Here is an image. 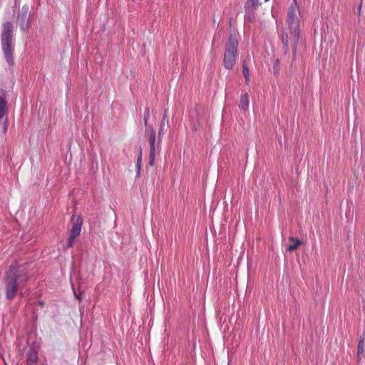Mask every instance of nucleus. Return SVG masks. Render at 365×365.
Listing matches in <instances>:
<instances>
[{"label": "nucleus", "instance_id": "1", "mask_svg": "<svg viewBox=\"0 0 365 365\" xmlns=\"http://www.w3.org/2000/svg\"><path fill=\"white\" fill-rule=\"evenodd\" d=\"M297 2L293 0L291 4L287 16V24L288 29H284L281 34V40L283 45L284 53L286 54L289 48V34H290L291 45L292 48V56L295 57L297 53V43L300 38L299 19L297 15Z\"/></svg>", "mask_w": 365, "mask_h": 365}, {"label": "nucleus", "instance_id": "2", "mask_svg": "<svg viewBox=\"0 0 365 365\" xmlns=\"http://www.w3.org/2000/svg\"><path fill=\"white\" fill-rule=\"evenodd\" d=\"M29 276L23 266H11L6 273L4 280L5 294L7 299L14 298L19 289L23 287Z\"/></svg>", "mask_w": 365, "mask_h": 365}, {"label": "nucleus", "instance_id": "3", "mask_svg": "<svg viewBox=\"0 0 365 365\" xmlns=\"http://www.w3.org/2000/svg\"><path fill=\"white\" fill-rule=\"evenodd\" d=\"M14 26L11 21H5L2 24L1 33V45L4 57L9 66L14 64Z\"/></svg>", "mask_w": 365, "mask_h": 365}, {"label": "nucleus", "instance_id": "4", "mask_svg": "<svg viewBox=\"0 0 365 365\" xmlns=\"http://www.w3.org/2000/svg\"><path fill=\"white\" fill-rule=\"evenodd\" d=\"M238 43V39L235 34H230L228 41L225 45L223 58V66L227 70H232L235 65Z\"/></svg>", "mask_w": 365, "mask_h": 365}, {"label": "nucleus", "instance_id": "5", "mask_svg": "<svg viewBox=\"0 0 365 365\" xmlns=\"http://www.w3.org/2000/svg\"><path fill=\"white\" fill-rule=\"evenodd\" d=\"M17 24L23 32H27L31 26V12L28 5H24L17 14Z\"/></svg>", "mask_w": 365, "mask_h": 365}, {"label": "nucleus", "instance_id": "6", "mask_svg": "<svg viewBox=\"0 0 365 365\" xmlns=\"http://www.w3.org/2000/svg\"><path fill=\"white\" fill-rule=\"evenodd\" d=\"M83 224V220L81 216H78L74 221L70 236L67 242V247H71L73 246L75 239L80 235L81 230V226Z\"/></svg>", "mask_w": 365, "mask_h": 365}, {"label": "nucleus", "instance_id": "7", "mask_svg": "<svg viewBox=\"0 0 365 365\" xmlns=\"http://www.w3.org/2000/svg\"><path fill=\"white\" fill-rule=\"evenodd\" d=\"M150 153L149 160H155V132L153 128H150L149 135Z\"/></svg>", "mask_w": 365, "mask_h": 365}, {"label": "nucleus", "instance_id": "8", "mask_svg": "<svg viewBox=\"0 0 365 365\" xmlns=\"http://www.w3.org/2000/svg\"><path fill=\"white\" fill-rule=\"evenodd\" d=\"M6 105V91L0 88V120L2 119L7 113Z\"/></svg>", "mask_w": 365, "mask_h": 365}, {"label": "nucleus", "instance_id": "9", "mask_svg": "<svg viewBox=\"0 0 365 365\" xmlns=\"http://www.w3.org/2000/svg\"><path fill=\"white\" fill-rule=\"evenodd\" d=\"M250 106L249 96L247 93L242 94L240 96L238 107L242 110H247Z\"/></svg>", "mask_w": 365, "mask_h": 365}, {"label": "nucleus", "instance_id": "10", "mask_svg": "<svg viewBox=\"0 0 365 365\" xmlns=\"http://www.w3.org/2000/svg\"><path fill=\"white\" fill-rule=\"evenodd\" d=\"M289 240L292 242V244L287 246V251L292 252L297 249V247L302 245V242L299 239H296L293 237H289Z\"/></svg>", "mask_w": 365, "mask_h": 365}, {"label": "nucleus", "instance_id": "11", "mask_svg": "<svg viewBox=\"0 0 365 365\" xmlns=\"http://www.w3.org/2000/svg\"><path fill=\"white\" fill-rule=\"evenodd\" d=\"M259 5V0H247L245 4V9L255 10Z\"/></svg>", "mask_w": 365, "mask_h": 365}, {"label": "nucleus", "instance_id": "12", "mask_svg": "<svg viewBox=\"0 0 365 365\" xmlns=\"http://www.w3.org/2000/svg\"><path fill=\"white\" fill-rule=\"evenodd\" d=\"M364 340H365V335H362L360 336V340L358 345V360H361V357L364 355Z\"/></svg>", "mask_w": 365, "mask_h": 365}, {"label": "nucleus", "instance_id": "13", "mask_svg": "<svg viewBox=\"0 0 365 365\" xmlns=\"http://www.w3.org/2000/svg\"><path fill=\"white\" fill-rule=\"evenodd\" d=\"M242 73L245 78V82L247 84H248L250 81V73H249V68L245 63V61L242 63Z\"/></svg>", "mask_w": 365, "mask_h": 365}, {"label": "nucleus", "instance_id": "14", "mask_svg": "<svg viewBox=\"0 0 365 365\" xmlns=\"http://www.w3.org/2000/svg\"><path fill=\"white\" fill-rule=\"evenodd\" d=\"M254 10H245V19L249 22H252L255 19Z\"/></svg>", "mask_w": 365, "mask_h": 365}, {"label": "nucleus", "instance_id": "15", "mask_svg": "<svg viewBox=\"0 0 365 365\" xmlns=\"http://www.w3.org/2000/svg\"><path fill=\"white\" fill-rule=\"evenodd\" d=\"M149 115H150V108L148 107H147L145 109L144 118H143V120H144V123H145V126L148 125V120Z\"/></svg>", "mask_w": 365, "mask_h": 365}, {"label": "nucleus", "instance_id": "16", "mask_svg": "<svg viewBox=\"0 0 365 365\" xmlns=\"http://www.w3.org/2000/svg\"><path fill=\"white\" fill-rule=\"evenodd\" d=\"M162 124L163 125H168V110H165L163 119H162Z\"/></svg>", "mask_w": 365, "mask_h": 365}, {"label": "nucleus", "instance_id": "17", "mask_svg": "<svg viewBox=\"0 0 365 365\" xmlns=\"http://www.w3.org/2000/svg\"><path fill=\"white\" fill-rule=\"evenodd\" d=\"M273 68H274V73H279V61L278 59H277L275 61L274 66H273Z\"/></svg>", "mask_w": 365, "mask_h": 365}, {"label": "nucleus", "instance_id": "18", "mask_svg": "<svg viewBox=\"0 0 365 365\" xmlns=\"http://www.w3.org/2000/svg\"><path fill=\"white\" fill-rule=\"evenodd\" d=\"M36 355L34 353H31L29 354V361H32V362H34L36 360Z\"/></svg>", "mask_w": 365, "mask_h": 365}, {"label": "nucleus", "instance_id": "19", "mask_svg": "<svg viewBox=\"0 0 365 365\" xmlns=\"http://www.w3.org/2000/svg\"><path fill=\"white\" fill-rule=\"evenodd\" d=\"M164 127H165V125L161 123L160 129H159V135L160 136L162 135H164V133H165V130Z\"/></svg>", "mask_w": 365, "mask_h": 365}, {"label": "nucleus", "instance_id": "20", "mask_svg": "<svg viewBox=\"0 0 365 365\" xmlns=\"http://www.w3.org/2000/svg\"><path fill=\"white\" fill-rule=\"evenodd\" d=\"M141 161H137L136 162V168H137V175H140V167H141Z\"/></svg>", "mask_w": 365, "mask_h": 365}, {"label": "nucleus", "instance_id": "21", "mask_svg": "<svg viewBox=\"0 0 365 365\" xmlns=\"http://www.w3.org/2000/svg\"><path fill=\"white\" fill-rule=\"evenodd\" d=\"M141 159H142V153H141V150L140 149V152H139L137 160H141Z\"/></svg>", "mask_w": 365, "mask_h": 365}, {"label": "nucleus", "instance_id": "22", "mask_svg": "<svg viewBox=\"0 0 365 365\" xmlns=\"http://www.w3.org/2000/svg\"><path fill=\"white\" fill-rule=\"evenodd\" d=\"M153 163H154V161H150V166H153Z\"/></svg>", "mask_w": 365, "mask_h": 365}, {"label": "nucleus", "instance_id": "23", "mask_svg": "<svg viewBox=\"0 0 365 365\" xmlns=\"http://www.w3.org/2000/svg\"><path fill=\"white\" fill-rule=\"evenodd\" d=\"M361 6L360 5V6L359 8V13H360V11H361Z\"/></svg>", "mask_w": 365, "mask_h": 365}, {"label": "nucleus", "instance_id": "24", "mask_svg": "<svg viewBox=\"0 0 365 365\" xmlns=\"http://www.w3.org/2000/svg\"><path fill=\"white\" fill-rule=\"evenodd\" d=\"M4 132L6 130V125H4Z\"/></svg>", "mask_w": 365, "mask_h": 365}, {"label": "nucleus", "instance_id": "25", "mask_svg": "<svg viewBox=\"0 0 365 365\" xmlns=\"http://www.w3.org/2000/svg\"><path fill=\"white\" fill-rule=\"evenodd\" d=\"M75 295H76V298L80 299V298H79V297H78V296H77L76 293H75Z\"/></svg>", "mask_w": 365, "mask_h": 365}, {"label": "nucleus", "instance_id": "26", "mask_svg": "<svg viewBox=\"0 0 365 365\" xmlns=\"http://www.w3.org/2000/svg\"><path fill=\"white\" fill-rule=\"evenodd\" d=\"M269 0H264L265 2L268 1Z\"/></svg>", "mask_w": 365, "mask_h": 365}]
</instances>
